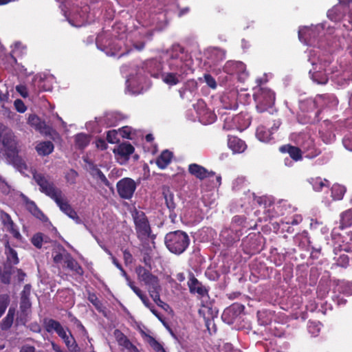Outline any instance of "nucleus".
<instances>
[{
  "instance_id": "a18cd8bd",
  "label": "nucleus",
  "mask_w": 352,
  "mask_h": 352,
  "mask_svg": "<svg viewBox=\"0 0 352 352\" xmlns=\"http://www.w3.org/2000/svg\"><path fill=\"white\" fill-rule=\"evenodd\" d=\"M228 67L236 69L237 72L243 73L245 70V65L242 62H228L225 66V69L227 70Z\"/></svg>"
},
{
  "instance_id": "4468645a",
  "label": "nucleus",
  "mask_w": 352,
  "mask_h": 352,
  "mask_svg": "<svg viewBox=\"0 0 352 352\" xmlns=\"http://www.w3.org/2000/svg\"><path fill=\"white\" fill-rule=\"evenodd\" d=\"M236 95V91H230L221 96L220 100L222 107L228 110L236 109L238 107Z\"/></svg>"
},
{
  "instance_id": "c85d7f7f",
  "label": "nucleus",
  "mask_w": 352,
  "mask_h": 352,
  "mask_svg": "<svg viewBox=\"0 0 352 352\" xmlns=\"http://www.w3.org/2000/svg\"><path fill=\"white\" fill-rule=\"evenodd\" d=\"M309 182L312 186L315 191H321L324 187H329L330 182L326 179H322L320 177H311Z\"/></svg>"
},
{
  "instance_id": "39448f33",
  "label": "nucleus",
  "mask_w": 352,
  "mask_h": 352,
  "mask_svg": "<svg viewBox=\"0 0 352 352\" xmlns=\"http://www.w3.org/2000/svg\"><path fill=\"white\" fill-rule=\"evenodd\" d=\"M33 178L39 186V190L47 197L54 200L56 197L63 193L62 190L56 187L55 184L50 179L48 176L42 173H36L33 175Z\"/></svg>"
},
{
  "instance_id": "8fccbe9b",
  "label": "nucleus",
  "mask_w": 352,
  "mask_h": 352,
  "mask_svg": "<svg viewBox=\"0 0 352 352\" xmlns=\"http://www.w3.org/2000/svg\"><path fill=\"white\" fill-rule=\"evenodd\" d=\"M1 221L3 225L6 228L9 226H12L14 223L10 214L5 212H2L1 214Z\"/></svg>"
},
{
  "instance_id": "79ce46f5",
  "label": "nucleus",
  "mask_w": 352,
  "mask_h": 352,
  "mask_svg": "<svg viewBox=\"0 0 352 352\" xmlns=\"http://www.w3.org/2000/svg\"><path fill=\"white\" fill-rule=\"evenodd\" d=\"M44 241V235L41 232H38L33 235L31 239L32 243L38 249L42 248L43 242Z\"/></svg>"
},
{
  "instance_id": "423d86ee",
  "label": "nucleus",
  "mask_w": 352,
  "mask_h": 352,
  "mask_svg": "<svg viewBox=\"0 0 352 352\" xmlns=\"http://www.w3.org/2000/svg\"><path fill=\"white\" fill-rule=\"evenodd\" d=\"M132 217L138 238L141 240L148 238L151 228L145 213L135 209L132 212Z\"/></svg>"
},
{
  "instance_id": "4d7b16f0",
  "label": "nucleus",
  "mask_w": 352,
  "mask_h": 352,
  "mask_svg": "<svg viewBox=\"0 0 352 352\" xmlns=\"http://www.w3.org/2000/svg\"><path fill=\"white\" fill-rule=\"evenodd\" d=\"M16 90L23 98H27L28 96V91L25 85H17L16 87Z\"/></svg>"
},
{
  "instance_id": "9b49d317",
  "label": "nucleus",
  "mask_w": 352,
  "mask_h": 352,
  "mask_svg": "<svg viewBox=\"0 0 352 352\" xmlns=\"http://www.w3.org/2000/svg\"><path fill=\"white\" fill-rule=\"evenodd\" d=\"M135 272L140 280L143 281L151 289L160 284V280L157 276L152 274V273L145 267L139 265L135 268Z\"/></svg>"
},
{
  "instance_id": "0eeeda50",
  "label": "nucleus",
  "mask_w": 352,
  "mask_h": 352,
  "mask_svg": "<svg viewBox=\"0 0 352 352\" xmlns=\"http://www.w3.org/2000/svg\"><path fill=\"white\" fill-rule=\"evenodd\" d=\"M188 171L191 175L199 180H204L205 179H210L214 177L215 182L213 179L212 180V188L219 186L221 184V177L220 175H216L214 172L209 171L205 167L199 164L195 163L189 164Z\"/></svg>"
},
{
  "instance_id": "774afa93",
  "label": "nucleus",
  "mask_w": 352,
  "mask_h": 352,
  "mask_svg": "<svg viewBox=\"0 0 352 352\" xmlns=\"http://www.w3.org/2000/svg\"><path fill=\"white\" fill-rule=\"evenodd\" d=\"M30 329L34 333H40L41 331V327L37 322H32L30 324Z\"/></svg>"
},
{
  "instance_id": "f8f14e48",
  "label": "nucleus",
  "mask_w": 352,
  "mask_h": 352,
  "mask_svg": "<svg viewBox=\"0 0 352 352\" xmlns=\"http://www.w3.org/2000/svg\"><path fill=\"white\" fill-rule=\"evenodd\" d=\"M2 144L5 148L6 155L8 158L12 159L14 163L18 162L25 166V163H21V159L18 157V150L16 148V142L8 137L4 136L2 140Z\"/></svg>"
},
{
  "instance_id": "1a4fd4ad",
  "label": "nucleus",
  "mask_w": 352,
  "mask_h": 352,
  "mask_svg": "<svg viewBox=\"0 0 352 352\" xmlns=\"http://www.w3.org/2000/svg\"><path fill=\"white\" fill-rule=\"evenodd\" d=\"M54 201L64 214L73 219L76 223L80 224L82 223L81 219L78 217L77 212L72 208L63 193L60 194Z\"/></svg>"
},
{
  "instance_id": "a211bd4d",
  "label": "nucleus",
  "mask_w": 352,
  "mask_h": 352,
  "mask_svg": "<svg viewBox=\"0 0 352 352\" xmlns=\"http://www.w3.org/2000/svg\"><path fill=\"white\" fill-rule=\"evenodd\" d=\"M279 151L283 153H288L289 157L295 162L302 160V151L297 146L289 144H285L279 148Z\"/></svg>"
},
{
  "instance_id": "20e7f679",
  "label": "nucleus",
  "mask_w": 352,
  "mask_h": 352,
  "mask_svg": "<svg viewBox=\"0 0 352 352\" xmlns=\"http://www.w3.org/2000/svg\"><path fill=\"white\" fill-rule=\"evenodd\" d=\"M33 178L39 186V190L47 197L54 200L56 197L63 193L62 190L56 187L55 184L50 179L48 176L42 173H36L33 175Z\"/></svg>"
},
{
  "instance_id": "3c124183",
  "label": "nucleus",
  "mask_w": 352,
  "mask_h": 352,
  "mask_svg": "<svg viewBox=\"0 0 352 352\" xmlns=\"http://www.w3.org/2000/svg\"><path fill=\"white\" fill-rule=\"evenodd\" d=\"M204 78L206 83L207 84V85L209 87L212 88L213 89L217 88V85L216 80L210 74H204Z\"/></svg>"
},
{
  "instance_id": "49530a36",
  "label": "nucleus",
  "mask_w": 352,
  "mask_h": 352,
  "mask_svg": "<svg viewBox=\"0 0 352 352\" xmlns=\"http://www.w3.org/2000/svg\"><path fill=\"white\" fill-rule=\"evenodd\" d=\"M194 109L196 111L197 116L201 115L205 109L208 107L205 101L202 99H199L197 101L195 104H193Z\"/></svg>"
},
{
  "instance_id": "a878e982",
  "label": "nucleus",
  "mask_w": 352,
  "mask_h": 352,
  "mask_svg": "<svg viewBox=\"0 0 352 352\" xmlns=\"http://www.w3.org/2000/svg\"><path fill=\"white\" fill-rule=\"evenodd\" d=\"M54 146L51 141H44L38 143L36 146V151L39 155L47 156L51 154Z\"/></svg>"
},
{
  "instance_id": "2eb2a0df",
  "label": "nucleus",
  "mask_w": 352,
  "mask_h": 352,
  "mask_svg": "<svg viewBox=\"0 0 352 352\" xmlns=\"http://www.w3.org/2000/svg\"><path fill=\"white\" fill-rule=\"evenodd\" d=\"M144 65L145 72L155 78H157L162 70V64L157 59L148 60Z\"/></svg>"
},
{
  "instance_id": "e2e57ef3",
  "label": "nucleus",
  "mask_w": 352,
  "mask_h": 352,
  "mask_svg": "<svg viewBox=\"0 0 352 352\" xmlns=\"http://www.w3.org/2000/svg\"><path fill=\"white\" fill-rule=\"evenodd\" d=\"M53 261L56 264L60 263L63 260L65 261V256L63 255L60 252H55L53 253Z\"/></svg>"
},
{
  "instance_id": "69168bd1",
  "label": "nucleus",
  "mask_w": 352,
  "mask_h": 352,
  "mask_svg": "<svg viewBox=\"0 0 352 352\" xmlns=\"http://www.w3.org/2000/svg\"><path fill=\"white\" fill-rule=\"evenodd\" d=\"M30 290H31L30 285H28V284L25 285L24 286L23 290L21 292V297H27L28 298H30Z\"/></svg>"
},
{
  "instance_id": "5fc2aeb1",
  "label": "nucleus",
  "mask_w": 352,
  "mask_h": 352,
  "mask_svg": "<svg viewBox=\"0 0 352 352\" xmlns=\"http://www.w3.org/2000/svg\"><path fill=\"white\" fill-rule=\"evenodd\" d=\"M8 231L10 232V234L16 239H19L21 238V235L16 228L14 223H12V226H9L7 227Z\"/></svg>"
},
{
  "instance_id": "9d476101",
  "label": "nucleus",
  "mask_w": 352,
  "mask_h": 352,
  "mask_svg": "<svg viewBox=\"0 0 352 352\" xmlns=\"http://www.w3.org/2000/svg\"><path fill=\"white\" fill-rule=\"evenodd\" d=\"M187 285L191 294H197L201 298L208 295V289L195 277L192 272L188 274Z\"/></svg>"
},
{
  "instance_id": "f03ea898",
  "label": "nucleus",
  "mask_w": 352,
  "mask_h": 352,
  "mask_svg": "<svg viewBox=\"0 0 352 352\" xmlns=\"http://www.w3.org/2000/svg\"><path fill=\"white\" fill-rule=\"evenodd\" d=\"M164 243L171 253L180 255L188 248L190 238L184 231H171L165 235Z\"/></svg>"
},
{
  "instance_id": "dca6fc26",
  "label": "nucleus",
  "mask_w": 352,
  "mask_h": 352,
  "mask_svg": "<svg viewBox=\"0 0 352 352\" xmlns=\"http://www.w3.org/2000/svg\"><path fill=\"white\" fill-rule=\"evenodd\" d=\"M228 146L233 153H241L247 148L245 142L236 136H228Z\"/></svg>"
},
{
  "instance_id": "393cba45",
  "label": "nucleus",
  "mask_w": 352,
  "mask_h": 352,
  "mask_svg": "<svg viewBox=\"0 0 352 352\" xmlns=\"http://www.w3.org/2000/svg\"><path fill=\"white\" fill-rule=\"evenodd\" d=\"M16 309L14 307H10L6 316L1 320L0 328L2 331L9 330L14 322Z\"/></svg>"
},
{
  "instance_id": "6ab92c4d",
  "label": "nucleus",
  "mask_w": 352,
  "mask_h": 352,
  "mask_svg": "<svg viewBox=\"0 0 352 352\" xmlns=\"http://www.w3.org/2000/svg\"><path fill=\"white\" fill-rule=\"evenodd\" d=\"M43 325L44 329L49 333H53L54 332H56V334L58 335L63 330L65 329L60 322L49 318H45L43 320Z\"/></svg>"
},
{
  "instance_id": "c9c22d12",
  "label": "nucleus",
  "mask_w": 352,
  "mask_h": 352,
  "mask_svg": "<svg viewBox=\"0 0 352 352\" xmlns=\"http://www.w3.org/2000/svg\"><path fill=\"white\" fill-rule=\"evenodd\" d=\"M134 150V147L130 143H122L118 146V153L122 156H129Z\"/></svg>"
},
{
  "instance_id": "c03bdc74",
  "label": "nucleus",
  "mask_w": 352,
  "mask_h": 352,
  "mask_svg": "<svg viewBox=\"0 0 352 352\" xmlns=\"http://www.w3.org/2000/svg\"><path fill=\"white\" fill-rule=\"evenodd\" d=\"M312 79L318 84L324 85L328 81V78L324 73L322 72H314L312 74Z\"/></svg>"
},
{
  "instance_id": "f704fd0d",
  "label": "nucleus",
  "mask_w": 352,
  "mask_h": 352,
  "mask_svg": "<svg viewBox=\"0 0 352 352\" xmlns=\"http://www.w3.org/2000/svg\"><path fill=\"white\" fill-rule=\"evenodd\" d=\"M87 299L99 312L104 311L105 307L95 293L89 292Z\"/></svg>"
},
{
  "instance_id": "338daca9",
  "label": "nucleus",
  "mask_w": 352,
  "mask_h": 352,
  "mask_svg": "<svg viewBox=\"0 0 352 352\" xmlns=\"http://www.w3.org/2000/svg\"><path fill=\"white\" fill-rule=\"evenodd\" d=\"M20 352H36V349L34 346L25 344L20 349Z\"/></svg>"
},
{
  "instance_id": "6e6552de",
  "label": "nucleus",
  "mask_w": 352,
  "mask_h": 352,
  "mask_svg": "<svg viewBox=\"0 0 352 352\" xmlns=\"http://www.w3.org/2000/svg\"><path fill=\"white\" fill-rule=\"evenodd\" d=\"M137 185L129 177H124L117 182L116 188L119 196L124 199H131L135 191Z\"/></svg>"
},
{
  "instance_id": "bf43d9fd",
  "label": "nucleus",
  "mask_w": 352,
  "mask_h": 352,
  "mask_svg": "<svg viewBox=\"0 0 352 352\" xmlns=\"http://www.w3.org/2000/svg\"><path fill=\"white\" fill-rule=\"evenodd\" d=\"M165 199L166 206L170 210H173L175 208L176 204L174 202L173 195H169L168 196L165 195Z\"/></svg>"
},
{
  "instance_id": "7ed1b4c3",
  "label": "nucleus",
  "mask_w": 352,
  "mask_h": 352,
  "mask_svg": "<svg viewBox=\"0 0 352 352\" xmlns=\"http://www.w3.org/2000/svg\"><path fill=\"white\" fill-rule=\"evenodd\" d=\"M256 109L258 112L263 113L272 108L276 100L275 93L269 88L259 87L254 93Z\"/></svg>"
},
{
  "instance_id": "603ef678",
  "label": "nucleus",
  "mask_w": 352,
  "mask_h": 352,
  "mask_svg": "<svg viewBox=\"0 0 352 352\" xmlns=\"http://www.w3.org/2000/svg\"><path fill=\"white\" fill-rule=\"evenodd\" d=\"M122 253L124 264L126 265L131 264L133 262V257L130 251L127 249H125L122 250Z\"/></svg>"
},
{
  "instance_id": "052dcab7",
  "label": "nucleus",
  "mask_w": 352,
  "mask_h": 352,
  "mask_svg": "<svg viewBox=\"0 0 352 352\" xmlns=\"http://www.w3.org/2000/svg\"><path fill=\"white\" fill-rule=\"evenodd\" d=\"M96 177H98L101 182L108 188H111V184L102 171H99Z\"/></svg>"
},
{
  "instance_id": "de8ad7c7",
  "label": "nucleus",
  "mask_w": 352,
  "mask_h": 352,
  "mask_svg": "<svg viewBox=\"0 0 352 352\" xmlns=\"http://www.w3.org/2000/svg\"><path fill=\"white\" fill-rule=\"evenodd\" d=\"M84 162L88 165L89 171L93 177H96L99 171H101L92 161L85 159Z\"/></svg>"
},
{
  "instance_id": "0e129e2a",
  "label": "nucleus",
  "mask_w": 352,
  "mask_h": 352,
  "mask_svg": "<svg viewBox=\"0 0 352 352\" xmlns=\"http://www.w3.org/2000/svg\"><path fill=\"white\" fill-rule=\"evenodd\" d=\"M230 309L240 314L243 311L245 307L241 304L234 303L230 307Z\"/></svg>"
},
{
  "instance_id": "2f4dec72",
  "label": "nucleus",
  "mask_w": 352,
  "mask_h": 352,
  "mask_svg": "<svg viewBox=\"0 0 352 352\" xmlns=\"http://www.w3.org/2000/svg\"><path fill=\"white\" fill-rule=\"evenodd\" d=\"M200 122L204 124H210L215 122L217 116L215 113L210 109L207 108L205 111L198 116Z\"/></svg>"
},
{
  "instance_id": "4be33fe9",
  "label": "nucleus",
  "mask_w": 352,
  "mask_h": 352,
  "mask_svg": "<svg viewBox=\"0 0 352 352\" xmlns=\"http://www.w3.org/2000/svg\"><path fill=\"white\" fill-rule=\"evenodd\" d=\"M69 335L67 334L66 330H63L58 336L63 340L68 349L72 352H76L78 344L70 331L67 329Z\"/></svg>"
},
{
  "instance_id": "f257e3e1",
  "label": "nucleus",
  "mask_w": 352,
  "mask_h": 352,
  "mask_svg": "<svg viewBox=\"0 0 352 352\" xmlns=\"http://www.w3.org/2000/svg\"><path fill=\"white\" fill-rule=\"evenodd\" d=\"M191 63L188 53L179 45L173 47L167 60L170 71H176L185 75L192 73Z\"/></svg>"
},
{
  "instance_id": "473e14b6",
  "label": "nucleus",
  "mask_w": 352,
  "mask_h": 352,
  "mask_svg": "<svg viewBox=\"0 0 352 352\" xmlns=\"http://www.w3.org/2000/svg\"><path fill=\"white\" fill-rule=\"evenodd\" d=\"M89 136L85 133H78L75 136V145L78 149H84L89 144Z\"/></svg>"
},
{
  "instance_id": "4c0bfd02",
  "label": "nucleus",
  "mask_w": 352,
  "mask_h": 352,
  "mask_svg": "<svg viewBox=\"0 0 352 352\" xmlns=\"http://www.w3.org/2000/svg\"><path fill=\"white\" fill-rule=\"evenodd\" d=\"M147 342L155 352H166L163 346L153 336L147 335Z\"/></svg>"
},
{
  "instance_id": "ea45409f",
  "label": "nucleus",
  "mask_w": 352,
  "mask_h": 352,
  "mask_svg": "<svg viewBox=\"0 0 352 352\" xmlns=\"http://www.w3.org/2000/svg\"><path fill=\"white\" fill-rule=\"evenodd\" d=\"M345 190L340 185H334L331 188L332 196L334 199L340 200L342 199Z\"/></svg>"
},
{
  "instance_id": "f3484780",
  "label": "nucleus",
  "mask_w": 352,
  "mask_h": 352,
  "mask_svg": "<svg viewBox=\"0 0 352 352\" xmlns=\"http://www.w3.org/2000/svg\"><path fill=\"white\" fill-rule=\"evenodd\" d=\"M28 124L41 133L47 134L50 132V127L46 124L45 122L41 120L36 115H30Z\"/></svg>"
},
{
  "instance_id": "412c9836",
  "label": "nucleus",
  "mask_w": 352,
  "mask_h": 352,
  "mask_svg": "<svg viewBox=\"0 0 352 352\" xmlns=\"http://www.w3.org/2000/svg\"><path fill=\"white\" fill-rule=\"evenodd\" d=\"M122 42L120 40L115 39L109 42L104 50L109 56H118L119 58L125 54L124 52L119 53L121 50Z\"/></svg>"
},
{
  "instance_id": "09e8293b",
  "label": "nucleus",
  "mask_w": 352,
  "mask_h": 352,
  "mask_svg": "<svg viewBox=\"0 0 352 352\" xmlns=\"http://www.w3.org/2000/svg\"><path fill=\"white\" fill-rule=\"evenodd\" d=\"M118 135L116 130H110L107 133V140L111 144L117 143L119 141Z\"/></svg>"
},
{
  "instance_id": "680f3d73",
  "label": "nucleus",
  "mask_w": 352,
  "mask_h": 352,
  "mask_svg": "<svg viewBox=\"0 0 352 352\" xmlns=\"http://www.w3.org/2000/svg\"><path fill=\"white\" fill-rule=\"evenodd\" d=\"M96 146L98 148L104 151L107 148V144L106 141L102 138H99L96 141Z\"/></svg>"
},
{
  "instance_id": "e433bc0d",
  "label": "nucleus",
  "mask_w": 352,
  "mask_h": 352,
  "mask_svg": "<svg viewBox=\"0 0 352 352\" xmlns=\"http://www.w3.org/2000/svg\"><path fill=\"white\" fill-rule=\"evenodd\" d=\"M256 135L259 140L268 142L271 139L272 133L270 131H266L263 126H259L256 129Z\"/></svg>"
},
{
  "instance_id": "37998d69",
  "label": "nucleus",
  "mask_w": 352,
  "mask_h": 352,
  "mask_svg": "<svg viewBox=\"0 0 352 352\" xmlns=\"http://www.w3.org/2000/svg\"><path fill=\"white\" fill-rule=\"evenodd\" d=\"M31 305L32 304L30 298H28L27 297H21L20 311L23 314L27 315V311L30 309Z\"/></svg>"
},
{
  "instance_id": "72a5a7b5",
  "label": "nucleus",
  "mask_w": 352,
  "mask_h": 352,
  "mask_svg": "<svg viewBox=\"0 0 352 352\" xmlns=\"http://www.w3.org/2000/svg\"><path fill=\"white\" fill-rule=\"evenodd\" d=\"M114 335L120 345L123 346L126 349H130L133 346L128 338L120 330H115Z\"/></svg>"
},
{
  "instance_id": "58836bf2",
  "label": "nucleus",
  "mask_w": 352,
  "mask_h": 352,
  "mask_svg": "<svg viewBox=\"0 0 352 352\" xmlns=\"http://www.w3.org/2000/svg\"><path fill=\"white\" fill-rule=\"evenodd\" d=\"M142 303L146 307L149 309L151 312L157 317L160 321H162V316L159 311L155 309V306L149 301V299L146 296L142 300Z\"/></svg>"
},
{
  "instance_id": "cd10ccee",
  "label": "nucleus",
  "mask_w": 352,
  "mask_h": 352,
  "mask_svg": "<svg viewBox=\"0 0 352 352\" xmlns=\"http://www.w3.org/2000/svg\"><path fill=\"white\" fill-rule=\"evenodd\" d=\"M148 291L150 296L159 307L164 308V306H168V305L160 298V292L161 291V286L160 284L151 287V289H148Z\"/></svg>"
},
{
  "instance_id": "b1692460",
  "label": "nucleus",
  "mask_w": 352,
  "mask_h": 352,
  "mask_svg": "<svg viewBox=\"0 0 352 352\" xmlns=\"http://www.w3.org/2000/svg\"><path fill=\"white\" fill-rule=\"evenodd\" d=\"M28 210L36 218L43 222L49 221L48 217L38 208L36 204L31 201L27 203Z\"/></svg>"
},
{
  "instance_id": "c756f323",
  "label": "nucleus",
  "mask_w": 352,
  "mask_h": 352,
  "mask_svg": "<svg viewBox=\"0 0 352 352\" xmlns=\"http://www.w3.org/2000/svg\"><path fill=\"white\" fill-rule=\"evenodd\" d=\"M5 253L7 256V261L10 265H16L19 262L17 252L10 246L9 242L7 241L5 245Z\"/></svg>"
},
{
  "instance_id": "864d4df0",
  "label": "nucleus",
  "mask_w": 352,
  "mask_h": 352,
  "mask_svg": "<svg viewBox=\"0 0 352 352\" xmlns=\"http://www.w3.org/2000/svg\"><path fill=\"white\" fill-rule=\"evenodd\" d=\"M255 201L258 205L260 206H263L265 208L271 205L270 201L265 196L257 197L255 198Z\"/></svg>"
},
{
  "instance_id": "aec40b11",
  "label": "nucleus",
  "mask_w": 352,
  "mask_h": 352,
  "mask_svg": "<svg viewBox=\"0 0 352 352\" xmlns=\"http://www.w3.org/2000/svg\"><path fill=\"white\" fill-rule=\"evenodd\" d=\"M303 153L307 158H314L320 155V151L314 144L313 140L309 138L302 144Z\"/></svg>"
},
{
  "instance_id": "7c9ffc66",
  "label": "nucleus",
  "mask_w": 352,
  "mask_h": 352,
  "mask_svg": "<svg viewBox=\"0 0 352 352\" xmlns=\"http://www.w3.org/2000/svg\"><path fill=\"white\" fill-rule=\"evenodd\" d=\"M352 225V210L349 209L340 214V228L343 230Z\"/></svg>"
},
{
  "instance_id": "13d9d810",
  "label": "nucleus",
  "mask_w": 352,
  "mask_h": 352,
  "mask_svg": "<svg viewBox=\"0 0 352 352\" xmlns=\"http://www.w3.org/2000/svg\"><path fill=\"white\" fill-rule=\"evenodd\" d=\"M131 128L126 126L119 129L120 135L124 138L131 139Z\"/></svg>"
},
{
  "instance_id": "bb28decb",
  "label": "nucleus",
  "mask_w": 352,
  "mask_h": 352,
  "mask_svg": "<svg viewBox=\"0 0 352 352\" xmlns=\"http://www.w3.org/2000/svg\"><path fill=\"white\" fill-rule=\"evenodd\" d=\"M173 157L172 152L165 150L162 152L160 155L156 160V164L161 168H165L171 162Z\"/></svg>"
},
{
  "instance_id": "6e6d98bb",
  "label": "nucleus",
  "mask_w": 352,
  "mask_h": 352,
  "mask_svg": "<svg viewBox=\"0 0 352 352\" xmlns=\"http://www.w3.org/2000/svg\"><path fill=\"white\" fill-rule=\"evenodd\" d=\"M14 107L19 113H24L27 109L24 102L20 99H17L14 101Z\"/></svg>"
},
{
  "instance_id": "ddd939ff",
  "label": "nucleus",
  "mask_w": 352,
  "mask_h": 352,
  "mask_svg": "<svg viewBox=\"0 0 352 352\" xmlns=\"http://www.w3.org/2000/svg\"><path fill=\"white\" fill-rule=\"evenodd\" d=\"M186 76L176 71L170 70L168 72L162 74V79L168 86H175L184 80Z\"/></svg>"
},
{
  "instance_id": "5701e85b",
  "label": "nucleus",
  "mask_w": 352,
  "mask_h": 352,
  "mask_svg": "<svg viewBox=\"0 0 352 352\" xmlns=\"http://www.w3.org/2000/svg\"><path fill=\"white\" fill-rule=\"evenodd\" d=\"M65 263L67 267L76 272V274L82 276L84 270L81 265L71 256L70 254L67 253L65 255Z\"/></svg>"
},
{
  "instance_id": "a19ab883",
  "label": "nucleus",
  "mask_w": 352,
  "mask_h": 352,
  "mask_svg": "<svg viewBox=\"0 0 352 352\" xmlns=\"http://www.w3.org/2000/svg\"><path fill=\"white\" fill-rule=\"evenodd\" d=\"M9 303V296L8 294H0V318L5 313Z\"/></svg>"
}]
</instances>
